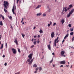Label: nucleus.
Instances as JSON below:
<instances>
[{
  "mask_svg": "<svg viewBox=\"0 0 74 74\" xmlns=\"http://www.w3.org/2000/svg\"><path fill=\"white\" fill-rule=\"evenodd\" d=\"M32 54H29V56H28V58H29V59H27V62H29V63H28V64L29 65H31V64H32V62H33V59H32Z\"/></svg>",
  "mask_w": 74,
  "mask_h": 74,
  "instance_id": "1",
  "label": "nucleus"
},
{
  "mask_svg": "<svg viewBox=\"0 0 74 74\" xmlns=\"http://www.w3.org/2000/svg\"><path fill=\"white\" fill-rule=\"evenodd\" d=\"M3 3H4V7H5L6 9H8V7L9 5L8 2L7 1H5L3 2Z\"/></svg>",
  "mask_w": 74,
  "mask_h": 74,
  "instance_id": "2",
  "label": "nucleus"
},
{
  "mask_svg": "<svg viewBox=\"0 0 74 74\" xmlns=\"http://www.w3.org/2000/svg\"><path fill=\"white\" fill-rule=\"evenodd\" d=\"M58 37L56 39H55L54 42V45H55V47H56V43H58L59 42V40H58Z\"/></svg>",
  "mask_w": 74,
  "mask_h": 74,
  "instance_id": "3",
  "label": "nucleus"
},
{
  "mask_svg": "<svg viewBox=\"0 0 74 74\" xmlns=\"http://www.w3.org/2000/svg\"><path fill=\"white\" fill-rule=\"evenodd\" d=\"M74 10V9H72L71 10V11L70 12H69V14L67 15V17H70V16H71V14H72V13H73V10Z\"/></svg>",
  "mask_w": 74,
  "mask_h": 74,
  "instance_id": "4",
  "label": "nucleus"
},
{
  "mask_svg": "<svg viewBox=\"0 0 74 74\" xmlns=\"http://www.w3.org/2000/svg\"><path fill=\"white\" fill-rule=\"evenodd\" d=\"M71 9L70 8H67V7L63 8V12L65 11V12H67V11Z\"/></svg>",
  "mask_w": 74,
  "mask_h": 74,
  "instance_id": "5",
  "label": "nucleus"
},
{
  "mask_svg": "<svg viewBox=\"0 0 74 74\" xmlns=\"http://www.w3.org/2000/svg\"><path fill=\"white\" fill-rule=\"evenodd\" d=\"M14 10H16V6L15 5L13 6V9H12V12H13V14H14L16 15V13H14Z\"/></svg>",
  "mask_w": 74,
  "mask_h": 74,
  "instance_id": "6",
  "label": "nucleus"
},
{
  "mask_svg": "<svg viewBox=\"0 0 74 74\" xmlns=\"http://www.w3.org/2000/svg\"><path fill=\"white\" fill-rule=\"evenodd\" d=\"M64 53H65V52L64 51H62L60 52V54L61 55V56L63 57H66V55H64Z\"/></svg>",
  "mask_w": 74,
  "mask_h": 74,
  "instance_id": "7",
  "label": "nucleus"
},
{
  "mask_svg": "<svg viewBox=\"0 0 74 74\" xmlns=\"http://www.w3.org/2000/svg\"><path fill=\"white\" fill-rule=\"evenodd\" d=\"M12 52L14 54H16V49L13 48L12 49Z\"/></svg>",
  "mask_w": 74,
  "mask_h": 74,
  "instance_id": "8",
  "label": "nucleus"
},
{
  "mask_svg": "<svg viewBox=\"0 0 74 74\" xmlns=\"http://www.w3.org/2000/svg\"><path fill=\"white\" fill-rule=\"evenodd\" d=\"M60 64H66V61L63 60L62 61L60 62Z\"/></svg>",
  "mask_w": 74,
  "mask_h": 74,
  "instance_id": "9",
  "label": "nucleus"
},
{
  "mask_svg": "<svg viewBox=\"0 0 74 74\" xmlns=\"http://www.w3.org/2000/svg\"><path fill=\"white\" fill-rule=\"evenodd\" d=\"M54 32H51V38H54Z\"/></svg>",
  "mask_w": 74,
  "mask_h": 74,
  "instance_id": "10",
  "label": "nucleus"
},
{
  "mask_svg": "<svg viewBox=\"0 0 74 74\" xmlns=\"http://www.w3.org/2000/svg\"><path fill=\"white\" fill-rule=\"evenodd\" d=\"M14 43H15L16 44V45H18V41H17V40H14Z\"/></svg>",
  "mask_w": 74,
  "mask_h": 74,
  "instance_id": "11",
  "label": "nucleus"
},
{
  "mask_svg": "<svg viewBox=\"0 0 74 74\" xmlns=\"http://www.w3.org/2000/svg\"><path fill=\"white\" fill-rule=\"evenodd\" d=\"M60 22L62 23V24H63L64 22H65V20H64V19H62L61 20H60Z\"/></svg>",
  "mask_w": 74,
  "mask_h": 74,
  "instance_id": "12",
  "label": "nucleus"
},
{
  "mask_svg": "<svg viewBox=\"0 0 74 74\" xmlns=\"http://www.w3.org/2000/svg\"><path fill=\"white\" fill-rule=\"evenodd\" d=\"M68 36H69V34H67L66 36H65V37H64V39H66L67 37H68Z\"/></svg>",
  "mask_w": 74,
  "mask_h": 74,
  "instance_id": "13",
  "label": "nucleus"
},
{
  "mask_svg": "<svg viewBox=\"0 0 74 74\" xmlns=\"http://www.w3.org/2000/svg\"><path fill=\"white\" fill-rule=\"evenodd\" d=\"M48 49L49 50H51V46H50V45H49L48 46Z\"/></svg>",
  "mask_w": 74,
  "mask_h": 74,
  "instance_id": "14",
  "label": "nucleus"
},
{
  "mask_svg": "<svg viewBox=\"0 0 74 74\" xmlns=\"http://www.w3.org/2000/svg\"><path fill=\"white\" fill-rule=\"evenodd\" d=\"M3 44H1V47L0 48V49H2L3 48Z\"/></svg>",
  "mask_w": 74,
  "mask_h": 74,
  "instance_id": "15",
  "label": "nucleus"
},
{
  "mask_svg": "<svg viewBox=\"0 0 74 74\" xmlns=\"http://www.w3.org/2000/svg\"><path fill=\"white\" fill-rule=\"evenodd\" d=\"M41 15V13H38L37 14H36V16H40Z\"/></svg>",
  "mask_w": 74,
  "mask_h": 74,
  "instance_id": "16",
  "label": "nucleus"
},
{
  "mask_svg": "<svg viewBox=\"0 0 74 74\" xmlns=\"http://www.w3.org/2000/svg\"><path fill=\"white\" fill-rule=\"evenodd\" d=\"M39 32L40 33V34H41L43 33V31H42L41 29H40V31H39Z\"/></svg>",
  "mask_w": 74,
  "mask_h": 74,
  "instance_id": "17",
  "label": "nucleus"
},
{
  "mask_svg": "<svg viewBox=\"0 0 74 74\" xmlns=\"http://www.w3.org/2000/svg\"><path fill=\"white\" fill-rule=\"evenodd\" d=\"M33 67L36 68L37 67V65L36 64H35L34 65H33Z\"/></svg>",
  "mask_w": 74,
  "mask_h": 74,
  "instance_id": "18",
  "label": "nucleus"
},
{
  "mask_svg": "<svg viewBox=\"0 0 74 74\" xmlns=\"http://www.w3.org/2000/svg\"><path fill=\"white\" fill-rule=\"evenodd\" d=\"M38 69H39V71H40L42 70V68L40 67H39V68H38Z\"/></svg>",
  "mask_w": 74,
  "mask_h": 74,
  "instance_id": "19",
  "label": "nucleus"
},
{
  "mask_svg": "<svg viewBox=\"0 0 74 74\" xmlns=\"http://www.w3.org/2000/svg\"><path fill=\"white\" fill-rule=\"evenodd\" d=\"M40 5H38V6H37V7H36V9H37L38 8H40Z\"/></svg>",
  "mask_w": 74,
  "mask_h": 74,
  "instance_id": "20",
  "label": "nucleus"
},
{
  "mask_svg": "<svg viewBox=\"0 0 74 74\" xmlns=\"http://www.w3.org/2000/svg\"><path fill=\"white\" fill-rule=\"evenodd\" d=\"M73 35V32H71L70 33V35L71 36H72Z\"/></svg>",
  "mask_w": 74,
  "mask_h": 74,
  "instance_id": "21",
  "label": "nucleus"
},
{
  "mask_svg": "<svg viewBox=\"0 0 74 74\" xmlns=\"http://www.w3.org/2000/svg\"><path fill=\"white\" fill-rule=\"evenodd\" d=\"M70 30L71 31H73V28H71L70 29Z\"/></svg>",
  "mask_w": 74,
  "mask_h": 74,
  "instance_id": "22",
  "label": "nucleus"
},
{
  "mask_svg": "<svg viewBox=\"0 0 74 74\" xmlns=\"http://www.w3.org/2000/svg\"><path fill=\"white\" fill-rule=\"evenodd\" d=\"M0 25L1 26L2 25V21H0Z\"/></svg>",
  "mask_w": 74,
  "mask_h": 74,
  "instance_id": "23",
  "label": "nucleus"
},
{
  "mask_svg": "<svg viewBox=\"0 0 74 74\" xmlns=\"http://www.w3.org/2000/svg\"><path fill=\"white\" fill-rule=\"evenodd\" d=\"M71 7H72V5L71 4L69 5V8H71Z\"/></svg>",
  "mask_w": 74,
  "mask_h": 74,
  "instance_id": "24",
  "label": "nucleus"
},
{
  "mask_svg": "<svg viewBox=\"0 0 74 74\" xmlns=\"http://www.w3.org/2000/svg\"><path fill=\"white\" fill-rule=\"evenodd\" d=\"M46 15H47V14H43V16H46Z\"/></svg>",
  "mask_w": 74,
  "mask_h": 74,
  "instance_id": "25",
  "label": "nucleus"
},
{
  "mask_svg": "<svg viewBox=\"0 0 74 74\" xmlns=\"http://www.w3.org/2000/svg\"><path fill=\"white\" fill-rule=\"evenodd\" d=\"M53 62V59H51V61H50V63H51V62Z\"/></svg>",
  "mask_w": 74,
  "mask_h": 74,
  "instance_id": "26",
  "label": "nucleus"
},
{
  "mask_svg": "<svg viewBox=\"0 0 74 74\" xmlns=\"http://www.w3.org/2000/svg\"><path fill=\"white\" fill-rule=\"evenodd\" d=\"M4 11H5V12L6 13L7 12V10L5 9V8L4 9Z\"/></svg>",
  "mask_w": 74,
  "mask_h": 74,
  "instance_id": "27",
  "label": "nucleus"
},
{
  "mask_svg": "<svg viewBox=\"0 0 74 74\" xmlns=\"http://www.w3.org/2000/svg\"><path fill=\"white\" fill-rule=\"evenodd\" d=\"M38 69V67L36 68V71H37Z\"/></svg>",
  "mask_w": 74,
  "mask_h": 74,
  "instance_id": "28",
  "label": "nucleus"
},
{
  "mask_svg": "<svg viewBox=\"0 0 74 74\" xmlns=\"http://www.w3.org/2000/svg\"><path fill=\"white\" fill-rule=\"evenodd\" d=\"M20 74V72H18L15 73V74Z\"/></svg>",
  "mask_w": 74,
  "mask_h": 74,
  "instance_id": "29",
  "label": "nucleus"
},
{
  "mask_svg": "<svg viewBox=\"0 0 74 74\" xmlns=\"http://www.w3.org/2000/svg\"><path fill=\"white\" fill-rule=\"evenodd\" d=\"M33 44H34V45H36V42H33Z\"/></svg>",
  "mask_w": 74,
  "mask_h": 74,
  "instance_id": "30",
  "label": "nucleus"
},
{
  "mask_svg": "<svg viewBox=\"0 0 74 74\" xmlns=\"http://www.w3.org/2000/svg\"><path fill=\"white\" fill-rule=\"evenodd\" d=\"M1 17H4V16H2V15L0 14V18H1Z\"/></svg>",
  "mask_w": 74,
  "mask_h": 74,
  "instance_id": "31",
  "label": "nucleus"
},
{
  "mask_svg": "<svg viewBox=\"0 0 74 74\" xmlns=\"http://www.w3.org/2000/svg\"><path fill=\"white\" fill-rule=\"evenodd\" d=\"M55 25H56V23H54V24H53V26H55Z\"/></svg>",
  "mask_w": 74,
  "mask_h": 74,
  "instance_id": "32",
  "label": "nucleus"
},
{
  "mask_svg": "<svg viewBox=\"0 0 74 74\" xmlns=\"http://www.w3.org/2000/svg\"><path fill=\"white\" fill-rule=\"evenodd\" d=\"M69 27H71V24H69Z\"/></svg>",
  "mask_w": 74,
  "mask_h": 74,
  "instance_id": "33",
  "label": "nucleus"
},
{
  "mask_svg": "<svg viewBox=\"0 0 74 74\" xmlns=\"http://www.w3.org/2000/svg\"><path fill=\"white\" fill-rule=\"evenodd\" d=\"M39 42H40V41H39V39H38V40L37 41V43H38V44Z\"/></svg>",
  "mask_w": 74,
  "mask_h": 74,
  "instance_id": "34",
  "label": "nucleus"
},
{
  "mask_svg": "<svg viewBox=\"0 0 74 74\" xmlns=\"http://www.w3.org/2000/svg\"><path fill=\"white\" fill-rule=\"evenodd\" d=\"M18 52L20 53V49H18Z\"/></svg>",
  "mask_w": 74,
  "mask_h": 74,
  "instance_id": "35",
  "label": "nucleus"
},
{
  "mask_svg": "<svg viewBox=\"0 0 74 74\" xmlns=\"http://www.w3.org/2000/svg\"><path fill=\"white\" fill-rule=\"evenodd\" d=\"M7 43H5V47H6V48H7L8 46H7Z\"/></svg>",
  "mask_w": 74,
  "mask_h": 74,
  "instance_id": "36",
  "label": "nucleus"
},
{
  "mask_svg": "<svg viewBox=\"0 0 74 74\" xmlns=\"http://www.w3.org/2000/svg\"><path fill=\"white\" fill-rule=\"evenodd\" d=\"M20 0H17L16 1V3L18 4V1H19Z\"/></svg>",
  "mask_w": 74,
  "mask_h": 74,
  "instance_id": "37",
  "label": "nucleus"
},
{
  "mask_svg": "<svg viewBox=\"0 0 74 74\" xmlns=\"http://www.w3.org/2000/svg\"><path fill=\"white\" fill-rule=\"evenodd\" d=\"M51 24H48L47 25V26H48V27H49L50 26V25Z\"/></svg>",
  "mask_w": 74,
  "mask_h": 74,
  "instance_id": "38",
  "label": "nucleus"
},
{
  "mask_svg": "<svg viewBox=\"0 0 74 74\" xmlns=\"http://www.w3.org/2000/svg\"><path fill=\"white\" fill-rule=\"evenodd\" d=\"M9 18H10V19H12V17L11 16H10V17H9Z\"/></svg>",
  "mask_w": 74,
  "mask_h": 74,
  "instance_id": "39",
  "label": "nucleus"
},
{
  "mask_svg": "<svg viewBox=\"0 0 74 74\" xmlns=\"http://www.w3.org/2000/svg\"><path fill=\"white\" fill-rule=\"evenodd\" d=\"M24 20V18H22V21H21V23H22V22H23V21Z\"/></svg>",
  "mask_w": 74,
  "mask_h": 74,
  "instance_id": "40",
  "label": "nucleus"
},
{
  "mask_svg": "<svg viewBox=\"0 0 74 74\" xmlns=\"http://www.w3.org/2000/svg\"><path fill=\"white\" fill-rule=\"evenodd\" d=\"M2 18H3V20H4V19H5V18L4 17H2Z\"/></svg>",
  "mask_w": 74,
  "mask_h": 74,
  "instance_id": "41",
  "label": "nucleus"
},
{
  "mask_svg": "<svg viewBox=\"0 0 74 74\" xmlns=\"http://www.w3.org/2000/svg\"><path fill=\"white\" fill-rule=\"evenodd\" d=\"M4 65H5V66H7V63H5V64H4Z\"/></svg>",
  "mask_w": 74,
  "mask_h": 74,
  "instance_id": "42",
  "label": "nucleus"
},
{
  "mask_svg": "<svg viewBox=\"0 0 74 74\" xmlns=\"http://www.w3.org/2000/svg\"><path fill=\"white\" fill-rule=\"evenodd\" d=\"M51 24H52L51 21H50V23L49 24H48L51 25Z\"/></svg>",
  "mask_w": 74,
  "mask_h": 74,
  "instance_id": "43",
  "label": "nucleus"
},
{
  "mask_svg": "<svg viewBox=\"0 0 74 74\" xmlns=\"http://www.w3.org/2000/svg\"><path fill=\"white\" fill-rule=\"evenodd\" d=\"M63 67V65H60V67Z\"/></svg>",
  "mask_w": 74,
  "mask_h": 74,
  "instance_id": "44",
  "label": "nucleus"
},
{
  "mask_svg": "<svg viewBox=\"0 0 74 74\" xmlns=\"http://www.w3.org/2000/svg\"><path fill=\"white\" fill-rule=\"evenodd\" d=\"M24 36H25V35L22 34V37H23V38H24Z\"/></svg>",
  "mask_w": 74,
  "mask_h": 74,
  "instance_id": "45",
  "label": "nucleus"
},
{
  "mask_svg": "<svg viewBox=\"0 0 74 74\" xmlns=\"http://www.w3.org/2000/svg\"><path fill=\"white\" fill-rule=\"evenodd\" d=\"M64 41H65V40L63 39V41L62 42H63Z\"/></svg>",
  "mask_w": 74,
  "mask_h": 74,
  "instance_id": "46",
  "label": "nucleus"
},
{
  "mask_svg": "<svg viewBox=\"0 0 74 74\" xmlns=\"http://www.w3.org/2000/svg\"><path fill=\"white\" fill-rule=\"evenodd\" d=\"M33 47H34V45L31 46V48H33Z\"/></svg>",
  "mask_w": 74,
  "mask_h": 74,
  "instance_id": "47",
  "label": "nucleus"
},
{
  "mask_svg": "<svg viewBox=\"0 0 74 74\" xmlns=\"http://www.w3.org/2000/svg\"><path fill=\"white\" fill-rule=\"evenodd\" d=\"M52 55L54 56V53H52Z\"/></svg>",
  "mask_w": 74,
  "mask_h": 74,
  "instance_id": "48",
  "label": "nucleus"
},
{
  "mask_svg": "<svg viewBox=\"0 0 74 74\" xmlns=\"http://www.w3.org/2000/svg\"><path fill=\"white\" fill-rule=\"evenodd\" d=\"M10 28H11V29L13 28V27H12V26H11V25H10Z\"/></svg>",
  "mask_w": 74,
  "mask_h": 74,
  "instance_id": "49",
  "label": "nucleus"
},
{
  "mask_svg": "<svg viewBox=\"0 0 74 74\" xmlns=\"http://www.w3.org/2000/svg\"><path fill=\"white\" fill-rule=\"evenodd\" d=\"M39 37H40V35H38V38H39Z\"/></svg>",
  "mask_w": 74,
  "mask_h": 74,
  "instance_id": "50",
  "label": "nucleus"
},
{
  "mask_svg": "<svg viewBox=\"0 0 74 74\" xmlns=\"http://www.w3.org/2000/svg\"><path fill=\"white\" fill-rule=\"evenodd\" d=\"M51 10H50V9H49V10H48V11L49 12H50Z\"/></svg>",
  "mask_w": 74,
  "mask_h": 74,
  "instance_id": "51",
  "label": "nucleus"
},
{
  "mask_svg": "<svg viewBox=\"0 0 74 74\" xmlns=\"http://www.w3.org/2000/svg\"><path fill=\"white\" fill-rule=\"evenodd\" d=\"M35 29H36V27H34L33 28V29L35 30Z\"/></svg>",
  "mask_w": 74,
  "mask_h": 74,
  "instance_id": "52",
  "label": "nucleus"
},
{
  "mask_svg": "<svg viewBox=\"0 0 74 74\" xmlns=\"http://www.w3.org/2000/svg\"><path fill=\"white\" fill-rule=\"evenodd\" d=\"M73 40H74V39H73V38L72 39H71V41H73Z\"/></svg>",
  "mask_w": 74,
  "mask_h": 74,
  "instance_id": "53",
  "label": "nucleus"
},
{
  "mask_svg": "<svg viewBox=\"0 0 74 74\" xmlns=\"http://www.w3.org/2000/svg\"><path fill=\"white\" fill-rule=\"evenodd\" d=\"M34 73H37V71H35Z\"/></svg>",
  "mask_w": 74,
  "mask_h": 74,
  "instance_id": "54",
  "label": "nucleus"
},
{
  "mask_svg": "<svg viewBox=\"0 0 74 74\" xmlns=\"http://www.w3.org/2000/svg\"><path fill=\"white\" fill-rule=\"evenodd\" d=\"M36 36H34V38H36Z\"/></svg>",
  "mask_w": 74,
  "mask_h": 74,
  "instance_id": "55",
  "label": "nucleus"
},
{
  "mask_svg": "<svg viewBox=\"0 0 74 74\" xmlns=\"http://www.w3.org/2000/svg\"><path fill=\"white\" fill-rule=\"evenodd\" d=\"M66 66L67 67H69V65H66Z\"/></svg>",
  "mask_w": 74,
  "mask_h": 74,
  "instance_id": "56",
  "label": "nucleus"
},
{
  "mask_svg": "<svg viewBox=\"0 0 74 74\" xmlns=\"http://www.w3.org/2000/svg\"><path fill=\"white\" fill-rule=\"evenodd\" d=\"M3 58H5V55H3Z\"/></svg>",
  "mask_w": 74,
  "mask_h": 74,
  "instance_id": "57",
  "label": "nucleus"
},
{
  "mask_svg": "<svg viewBox=\"0 0 74 74\" xmlns=\"http://www.w3.org/2000/svg\"><path fill=\"white\" fill-rule=\"evenodd\" d=\"M21 1H19V3H21Z\"/></svg>",
  "mask_w": 74,
  "mask_h": 74,
  "instance_id": "58",
  "label": "nucleus"
},
{
  "mask_svg": "<svg viewBox=\"0 0 74 74\" xmlns=\"http://www.w3.org/2000/svg\"><path fill=\"white\" fill-rule=\"evenodd\" d=\"M47 8L49 9V6L47 7Z\"/></svg>",
  "mask_w": 74,
  "mask_h": 74,
  "instance_id": "59",
  "label": "nucleus"
},
{
  "mask_svg": "<svg viewBox=\"0 0 74 74\" xmlns=\"http://www.w3.org/2000/svg\"><path fill=\"white\" fill-rule=\"evenodd\" d=\"M52 66H53V67H54L55 66H54V65H52Z\"/></svg>",
  "mask_w": 74,
  "mask_h": 74,
  "instance_id": "60",
  "label": "nucleus"
},
{
  "mask_svg": "<svg viewBox=\"0 0 74 74\" xmlns=\"http://www.w3.org/2000/svg\"><path fill=\"white\" fill-rule=\"evenodd\" d=\"M24 22L22 23V25H24Z\"/></svg>",
  "mask_w": 74,
  "mask_h": 74,
  "instance_id": "61",
  "label": "nucleus"
},
{
  "mask_svg": "<svg viewBox=\"0 0 74 74\" xmlns=\"http://www.w3.org/2000/svg\"><path fill=\"white\" fill-rule=\"evenodd\" d=\"M70 68H72V65H71V66Z\"/></svg>",
  "mask_w": 74,
  "mask_h": 74,
  "instance_id": "62",
  "label": "nucleus"
},
{
  "mask_svg": "<svg viewBox=\"0 0 74 74\" xmlns=\"http://www.w3.org/2000/svg\"><path fill=\"white\" fill-rule=\"evenodd\" d=\"M33 40H34L33 39H32V41H33Z\"/></svg>",
  "mask_w": 74,
  "mask_h": 74,
  "instance_id": "63",
  "label": "nucleus"
},
{
  "mask_svg": "<svg viewBox=\"0 0 74 74\" xmlns=\"http://www.w3.org/2000/svg\"><path fill=\"white\" fill-rule=\"evenodd\" d=\"M73 39H74V37H73Z\"/></svg>",
  "mask_w": 74,
  "mask_h": 74,
  "instance_id": "64",
  "label": "nucleus"
}]
</instances>
